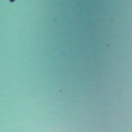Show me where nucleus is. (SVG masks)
<instances>
[{
  "instance_id": "obj_1",
  "label": "nucleus",
  "mask_w": 132,
  "mask_h": 132,
  "mask_svg": "<svg viewBox=\"0 0 132 132\" xmlns=\"http://www.w3.org/2000/svg\"><path fill=\"white\" fill-rule=\"evenodd\" d=\"M10 0L11 2H13V1H14V0Z\"/></svg>"
}]
</instances>
